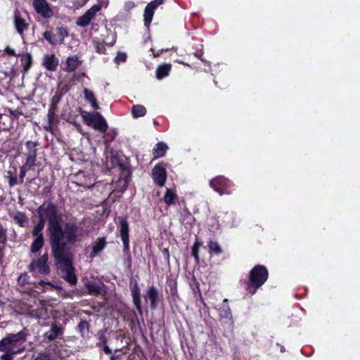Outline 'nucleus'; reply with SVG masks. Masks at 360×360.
Segmentation results:
<instances>
[{
    "label": "nucleus",
    "mask_w": 360,
    "mask_h": 360,
    "mask_svg": "<svg viewBox=\"0 0 360 360\" xmlns=\"http://www.w3.org/2000/svg\"><path fill=\"white\" fill-rule=\"evenodd\" d=\"M39 219L47 221V232L51 248L64 243H76L83 238V229L73 221L61 224L62 214L57 206L51 202H44L37 210Z\"/></svg>",
    "instance_id": "1"
},
{
    "label": "nucleus",
    "mask_w": 360,
    "mask_h": 360,
    "mask_svg": "<svg viewBox=\"0 0 360 360\" xmlns=\"http://www.w3.org/2000/svg\"><path fill=\"white\" fill-rule=\"evenodd\" d=\"M75 245V243H64L51 248L56 264L64 273L63 278L71 285H75L77 281L72 266L73 253L71 250Z\"/></svg>",
    "instance_id": "2"
},
{
    "label": "nucleus",
    "mask_w": 360,
    "mask_h": 360,
    "mask_svg": "<svg viewBox=\"0 0 360 360\" xmlns=\"http://www.w3.org/2000/svg\"><path fill=\"white\" fill-rule=\"evenodd\" d=\"M267 269L263 265L255 266L250 272L246 290L252 295L268 279Z\"/></svg>",
    "instance_id": "3"
},
{
    "label": "nucleus",
    "mask_w": 360,
    "mask_h": 360,
    "mask_svg": "<svg viewBox=\"0 0 360 360\" xmlns=\"http://www.w3.org/2000/svg\"><path fill=\"white\" fill-rule=\"evenodd\" d=\"M82 117L84 119V122L91 126L94 129L99 131L101 133H105L108 129V124L101 113L96 112H88L82 111Z\"/></svg>",
    "instance_id": "4"
},
{
    "label": "nucleus",
    "mask_w": 360,
    "mask_h": 360,
    "mask_svg": "<svg viewBox=\"0 0 360 360\" xmlns=\"http://www.w3.org/2000/svg\"><path fill=\"white\" fill-rule=\"evenodd\" d=\"M118 230L123 243V251L128 252L129 250V225L127 217H122L119 218Z\"/></svg>",
    "instance_id": "5"
},
{
    "label": "nucleus",
    "mask_w": 360,
    "mask_h": 360,
    "mask_svg": "<svg viewBox=\"0 0 360 360\" xmlns=\"http://www.w3.org/2000/svg\"><path fill=\"white\" fill-rule=\"evenodd\" d=\"M48 254L45 253L38 259L33 260L29 265L30 271H34L37 269L38 272L41 274H49L50 273V267L48 264Z\"/></svg>",
    "instance_id": "6"
},
{
    "label": "nucleus",
    "mask_w": 360,
    "mask_h": 360,
    "mask_svg": "<svg viewBox=\"0 0 360 360\" xmlns=\"http://www.w3.org/2000/svg\"><path fill=\"white\" fill-rule=\"evenodd\" d=\"M32 5L35 11L44 18L49 19L53 16V11L46 0H34Z\"/></svg>",
    "instance_id": "7"
},
{
    "label": "nucleus",
    "mask_w": 360,
    "mask_h": 360,
    "mask_svg": "<svg viewBox=\"0 0 360 360\" xmlns=\"http://www.w3.org/2000/svg\"><path fill=\"white\" fill-rule=\"evenodd\" d=\"M101 9V6L98 4L94 5L91 8L86 11L84 15L79 17L76 21V24L80 27H86L91 22V20L96 16L97 12Z\"/></svg>",
    "instance_id": "8"
},
{
    "label": "nucleus",
    "mask_w": 360,
    "mask_h": 360,
    "mask_svg": "<svg viewBox=\"0 0 360 360\" xmlns=\"http://www.w3.org/2000/svg\"><path fill=\"white\" fill-rule=\"evenodd\" d=\"M39 145L37 141H28L25 143V146L27 148L26 153V160L25 164L27 165L35 166L37 161V147Z\"/></svg>",
    "instance_id": "9"
},
{
    "label": "nucleus",
    "mask_w": 360,
    "mask_h": 360,
    "mask_svg": "<svg viewBox=\"0 0 360 360\" xmlns=\"http://www.w3.org/2000/svg\"><path fill=\"white\" fill-rule=\"evenodd\" d=\"M129 287L131 292L133 302L136 307V309L140 314H142V308L141 305V292L137 281L136 280L131 279L130 281Z\"/></svg>",
    "instance_id": "10"
},
{
    "label": "nucleus",
    "mask_w": 360,
    "mask_h": 360,
    "mask_svg": "<svg viewBox=\"0 0 360 360\" xmlns=\"http://www.w3.org/2000/svg\"><path fill=\"white\" fill-rule=\"evenodd\" d=\"M6 336L9 340L10 345L13 348L18 344H22L26 341L28 336L27 329L24 328L17 333H8Z\"/></svg>",
    "instance_id": "11"
},
{
    "label": "nucleus",
    "mask_w": 360,
    "mask_h": 360,
    "mask_svg": "<svg viewBox=\"0 0 360 360\" xmlns=\"http://www.w3.org/2000/svg\"><path fill=\"white\" fill-rule=\"evenodd\" d=\"M153 179L156 184L159 186H163L165 185L167 174L165 169L160 165H156L152 171Z\"/></svg>",
    "instance_id": "12"
},
{
    "label": "nucleus",
    "mask_w": 360,
    "mask_h": 360,
    "mask_svg": "<svg viewBox=\"0 0 360 360\" xmlns=\"http://www.w3.org/2000/svg\"><path fill=\"white\" fill-rule=\"evenodd\" d=\"M112 162H116L120 169H122V175L124 176L121 179H120V183L122 184V188L121 190L122 192L124 191L127 187L129 184V178L130 177V171L124 166L123 164L118 162L116 155H112Z\"/></svg>",
    "instance_id": "13"
},
{
    "label": "nucleus",
    "mask_w": 360,
    "mask_h": 360,
    "mask_svg": "<svg viewBox=\"0 0 360 360\" xmlns=\"http://www.w3.org/2000/svg\"><path fill=\"white\" fill-rule=\"evenodd\" d=\"M229 183L228 179L224 176H217L212 179L210 182V186L221 195L224 193V188L226 187Z\"/></svg>",
    "instance_id": "14"
},
{
    "label": "nucleus",
    "mask_w": 360,
    "mask_h": 360,
    "mask_svg": "<svg viewBox=\"0 0 360 360\" xmlns=\"http://www.w3.org/2000/svg\"><path fill=\"white\" fill-rule=\"evenodd\" d=\"M63 328L60 324L53 323L51 324L50 330L44 333V337L49 341H53L63 334Z\"/></svg>",
    "instance_id": "15"
},
{
    "label": "nucleus",
    "mask_w": 360,
    "mask_h": 360,
    "mask_svg": "<svg viewBox=\"0 0 360 360\" xmlns=\"http://www.w3.org/2000/svg\"><path fill=\"white\" fill-rule=\"evenodd\" d=\"M13 22L17 32L20 35H22L23 32L29 27V24L27 23L22 18H21L18 10L14 13Z\"/></svg>",
    "instance_id": "16"
},
{
    "label": "nucleus",
    "mask_w": 360,
    "mask_h": 360,
    "mask_svg": "<svg viewBox=\"0 0 360 360\" xmlns=\"http://www.w3.org/2000/svg\"><path fill=\"white\" fill-rule=\"evenodd\" d=\"M58 65V59L54 55H45L43 58V65L49 71H55Z\"/></svg>",
    "instance_id": "17"
},
{
    "label": "nucleus",
    "mask_w": 360,
    "mask_h": 360,
    "mask_svg": "<svg viewBox=\"0 0 360 360\" xmlns=\"http://www.w3.org/2000/svg\"><path fill=\"white\" fill-rule=\"evenodd\" d=\"M25 349V347L18 349L16 351L13 350V347L10 345L9 340L6 336L4 338L0 340V352H11V354H16L22 352Z\"/></svg>",
    "instance_id": "18"
},
{
    "label": "nucleus",
    "mask_w": 360,
    "mask_h": 360,
    "mask_svg": "<svg viewBox=\"0 0 360 360\" xmlns=\"http://www.w3.org/2000/svg\"><path fill=\"white\" fill-rule=\"evenodd\" d=\"M146 295L150 301L151 308L155 309L157 307V302L159 296L158 289L153 285L150 286L147 290Z\"/></svg>",
    "instance_id": "19"
},
{
    "label": "nucleus",
    "mask_w": 360,
    "mask_h": 360,
    "mask_svg": "<svg viewBox=\"0 0 360 360\" xmlns=\"http://www.w3.org/2000/svg\"><path fill=\"white\" fill-rule=\"evenodd\" d=\"M168 149V146L164 142H159L155 145L153 149V154L154 158L163 157Z\"/></svg>",
    "instance_id": "20"
},
{
    "label": "nucleus",
    "mask_w": 360,
    "mask_h": 360,
    "mask_svg": "<svg viewBox=\"0 0 360 360\" xmlns=\"http://www.w3.org/2000/svg\"><path fill=\"white\" fill-rule=\"evenodd\" d=\"M228 302V299L224 300L223 304L219 309V316L223 319H231L232 318V314Z\"/></svg>",
    "instance_id": "21"
},
{
    "label": "nucleus",
    "mask_w": 360,
    "mask_h": 360,
    "mask_svg": "<svg viewBox=\"0 0 360 360\" xmlns=\"http://www.w3.org/2000/svg\"><path fill=\"white\" fill-rule=\"evenodd\" d=\"M106 245L105 238L102 237L98 238L94 245L92 247V252L91 255L92 257H94L98 253L101 252Z\"/></svg>",
    "instance_id": "22"
},
{
    "label": "nucleus",
    "mask_w": 360,
    "mask_h": 360,
    "mask_svg": "<svg viewBox=\"0 0 360 360\" xmlns=\"http://www.w3.org/2000/svg\"><path fill=\"white\" fill-rule=\"evenodd\" d=\"M66 63V70L68 72H72L75 70L81 65V62L77 56L68 57L67 58Z\"/></svg>",
    "instance_id": "23"
},
{
    "label": "nucleus",
    "mask_w": 360,
    "mask_h": 360,
    "mask_svg": "<svg viewBox=\"0 0 360 360\" xmlns=\"http://www.w3.org/2000/svg\"><path fill=\"white\" fill-rule=\"evenodd\" d=\"M84 98L91 103V105L94 109L98 110L99 108L98 105L95 98L94 94L92 91H91L86 88H84Z\"/></svg>",
    "instance_id": "24"
},
{
    "label": "nucleus",
    "mask_w": 360,
    "mask_h": 360,
    "mask_svg": "<svg viewBox=\"0 0 360 360\" xmlns=\"http://www.w3.org/2000/svg\"><path fill=\"white\" fill-rule=\"evenodd\" d=\"M171 70V65L169 64H163L159 65L156 69V77L158 79L167 76Z\"/></svg>",
    "instance_id": "25"
},
{
    "label": "nucleus",
    "mask_w": 360,
    "mask_h": 360,
    "mask_svg": "<svg viewBox=\"0 0 360 360\" xmlns=\"http://www.w3.org/2000/svg\"><path fill=\"white\" fill-rule=\"evenodd\" d=\"M14 221L20 227H25L28 224V219L25 214L22 212H18L13 217Z\"/></svg>",
    "instance_id": "26"
},
{
    "label": "nucleus",
    "mask_w": 360,
    "mask_h": 360,
    "mask_svg": "<svg viewBox=\"0 0 360 360\" xmlns=\"http://www.w3.org/2000/svg\"><path fill=\"white\" fill-rule=\"evenodd\" d=\"M131 112L134 118L143 117L146 113V108L142 105H135L132 106Z\"/></svg>",
    "instance_id": "27"
},
{
    "label": "nucleus",
    "mask_w": 360,
    "mask_h": 360,
    "mask_svg": "<svg viewBox=\"0 0 360 360\" xmlns=\"http://www.w3.org/2000/svg\"><path fill=\"white\" fill-rule=\"evenodd\" d=\"M34 240L31 245L30 250L32 252L35 253L39 251L44 244V237H34Z\"/></svg>",
    "instance_id": "28"
},
{
    "label": "nucleus",
    "mask_w": 360,
    "mask_h": 360,
    "mask_svg": "<svg viewBox=\"0 0 360 360\" xmlns=\"http://www.w3.org/2000/svg\"><path fill=\"white\" fill-rule=\"evenodd\" d=\"M176 195L175 193L169 188H167L164 197V201L167 205H174L176 202Z\"/></svg>",
    "instance_id": "29"
},
{
    "label": "nucleus",
    "mask_w": 360,
    "mask_h": 360,
    "mask_svg": "<svg viewBox=\"0 0 360 360\" xmlns=\"http://www.w3.org/2000/svg\"><path fill=\"white\" fill-rule=\"evenodd\" d=\"M56 33L54 35H56V41L58 42V44H63L65 38L68 34L67 30L63 27H56Z\"/></svg>",
    "instance_id": "30"
},
{
    "label": "nucleus",
    "mask_w": 360,
    "mask_h": 360,
    "mask_svg": "<svg viewBox=\"0 0 360 360\" xmlns=\"http://www.w3.org/2000/svg\"><path fill=\"white\" fill-rule=\"evenodd\" d=\"M45 223L41 219H39V222L34 226L32 231L33 237H44L42 230L44 228Z\"/></svg>",
    "instance_id": "31"
},
{
    "label": "nucleus",
    "mask_w": 360,
    "mask_h": 360,
    "mask_svg": "<svg viewBox=\"0 0 360 360\" xmlns=\"http://www.w3.org/2000/svg\"><path fill=\"white\" fill-rule=\"evenodd\" d=\"M154 14V10L152 9L148 5L146 6L144 10V23L145 25L148 26L152 21Z\"/></svg>",
    "instance_id": "32"
},
{
    "label": "nucleus",
    "mask_w": 360,
    "mask_h": 360,
    "mask_svg": "<svg viewBox=\"0 0 360 360\" xmlns=\"http://www.w3.org/2000/svg\"><path fill=\"white\" fill-rule=\"evenodd\" d=\"M86 287L90 293L101 294L102 288L99 284L96 282H88Z\"/></svg>",
    "instance_id": "33"
},
{
    "label": "nucleus",
    "mask_w": 360,
    "mask_h": 360,
    "mask_svg": "<svg viewBox=\"0 0 360 360\" xmlns=\"http://www.w3.org/2000/svg\"><path fill=\"white\" fill-rule=\"evenodd\" d=\"M22 60L24 62L23 70L26 72L30 70L32 64V55L29 53H27L22 56Z\"/></svg>",
    "instance_id": "34"
},
{
    "label": "nucleus",
    "mask_w": 360,
    "mask_h": 360,
    "mask_svg": "<svg viewBox=\"0 0 360 360\" xmlns=\"http://www.w3.org/2000/svg\"><path fill=\"white\" fill-rule=\"evenodd\" d=\"M209 251L210 253H214L216 255H219L222 252V248L220 245L216 241H210L209 243Z\"/></svg>",
    "instance_id": "35"
},
{
    "label": "nucleus",
    "mask_w": 360,
    "mask_h": 360,
    "mask_svg": "<svg viewBox=\"0 0 360 360\" xmlns=\"http://www.w3.org/2000/svg\"><path fill=\"white\" fill-rule=\"evenodd\" d=\"M33 166L32 165H27V164L24 163L22 167L20 168V174H19V183L22 184L24 181V178L26 175V172L32 169Z\"/></svg>",
    "instance_id": "36"
},
{
    "label": "nucleus",
    "mask_w": 360,
    "mask_h": 360,
    "mask_svg": "<svg viewBox=\"0 0 360 360\" xmlns=\"http://www.w3.org/2000/svg\"><path fill=\"white\" fill-rule=\"evenodd\" d=\"M55 34H52L49 31H45L44 32V37L45 39L51 45H56L58 44V42L56 41V35H54Z\"/></svg>",
    "instance_id": "37"
},
{
    "label": "nucleus",
    "mask_w": 360,
    "mask_h": 360,
    "mask_svg": "<svg viewBox=\"0 0 360 360\" xmlns=\"http://www.w3.org/2000/svg\"><path fill=\"white\" fill-rule=\"evenodd\" d=\"M70 89L68 84L64 81L59 82L56 91L59 92L62 95L66 94Z\"/></svg>",
    "instance_id": "38"
},
{
    "label": "nucleus",
    "mask_w": 360,
    "mask_h": 360,
    "mask_svg": "<svg viewBox=\"0 0 360 360\" xmlns=\"http://www.w3.org/2000/svg\"><path fill=\"white\" fill-rule=\"evenodd\" d=\"M200 245V243L198 240H196L192 248L191 254L195 257V259L197 262L199 261L198 250H199Z\"/></svg>",
    "instance_id": "39"
},
{
    "label": "nucleus",
    "mask_w": 360,
    "mask_h": 360,
    "mask_svg": "<svg viewBox=\"0 0 360 360\" xmlns=\"http://www.w3.org/2000/svg\"><path fill=\"white\" fill-rule=\"evenodd\" d=\"M63 96V95L56 91L55 94L51 99V108H54V106L56 105L60 101Z\"/></svg>",
    "instance_id": "40"
},
{
    "label": "nucleus",
    "mask_w": 360,
    "mask_h": 360,
    "mask_svg": "<svg viewBox=\"0 0 360 360\" xmlns=\"http://www.w3.org/2000/svg\"><path fill=\"white\" fill-rule=\"evenodd\" d=\"M34 360H52V356L49 353L41 352Z\"/></svg>",
    "instance_id": "41"
},
{
    "label": "nucleus",
    "mask_w": 360,
    "mask_h": 360,
    "mask_svg": "<svg viewBox=\"0 0 360 360\" xmlns=\"http://www.w3.org/2000/svg\"><path fill=\"white\" fill-rule=\"evenodd\" d=\"M77 328L80 332H83L84 330L89 329V323L86 321H82L77 325Z\"/></svg>",
    "instance_id": "42"
},
{
    "label": "nucleus",
    "mask_w": 360,
    "mask_h": 360,
    "mask_svg": "<svg viewBox=\"0 0 360 360\" xmlns=\"http://www.w3.org/2000/svg\"><path fill=\"white\" fill-rule=\"evenodd\" d=\"M8 184H9V186L10 187H13L14 186H15L16 184H18L19 182L18 181V179L17 177L15 176H8Z\"/></svg>",
    "instance_id": "43"
},
{
    "label": "nucleus",
    "mask_w": 360,
    "mask_h": 360,
    "mask_svg": "<svg viewBox=\"0 0 360 360\" xmlns=\"http://www.w3.org/2000/svg\"><path fill=\"white\" fill-rule=\"evenodd\" d=\"M163 3L162 0H153V1L150 2L148 6H150L152 9H155L158 6L161 5Z\"/></svg>",
    "instance_id": "44"
},
{
    "label": "nucleus",
    "mask_w": 360,
    "mask_h": 360,
    "mask_svg": "<svg viewBox=\"0 0 360 360\" xmlns=\"http://www.w3.org/2000/svg\"><path fill=\"white\" fill-rule=\"evenodd\" d=\"M127 58V55L124 53H118L115 57L116 62H124Z\"/></svg>",
    "instance_id": "45"
},
{
    "label": "nucleus",
    "mask_w": 360,
    "mask_h": 360,
    "mask_svg": "<svg viewBox=\"0 0 360 360\" xmlns=\"http://www.w3.org/2000/svg\"><path fill=\"white\" fill-rule=\"evenodd\" d=\"M26 277H27L26 274H22L18 277V282L20 285L23 286L27 283Z\"/></svg>",
    "instance_id": "46"
},
{
    "label": "nucleus",
    "mask_w": 360,
    "mask_h": 360,
    "mask_svg": "<svg viewBox=\"0 0 360 360\" xmlns=\"http://www.w3.org/2000/svg\"><path fill=\"white\" fill-rule=\"evenodd\" d=\"M5 51L6 52L7 54H8L9 56H19L20 54H16L15 53V51L10 48L9 46H7L6 49H5Z\"/></svg>",
    "instance_id": "47"
},
{
    "label": "nucleus",
    "mask_w": 360,
    "mask_h": 360,
    "mask_svg": "<svg viewBox=\"0 0 360 360\" xmlns=\"http://www.w3.org/2000/svg\"><path fill=\"white\" fill-rule=\"evenodd\" d=\"M39 284L40 285H47L51 286V287L54 288H57V286H56V285H54L53 283H52L51 282H49V281H44V280H41V281L39 282Z\"/></svg>",
    "instance_id": "48"
},
{
    "label": "nucleus",
    "mask_w": 360,
    "mask_h": 360,
    "mask_svg": "<svg viewBox=\"0 0 360 360\" xmlns=\"http://www.w3.org/2000/svg\"><path fill=\"white\" fill-rule=\"evenodd\" d=\"M99 339L101 340V342L99 343V345H105L106 344V342H107V339L104 335L103 333H101L100 335H99Z\"/></svg>",
    "instance_id": "49"
},
{
    "label": "nucleus",
    "mask_w": 360,
    "mask_h": 360,
    "mask_svg": "<svg viewBox=\"0 0 360 360\" xmlns=\"http://www.w3.org/2000/svg\"><path fill=\"white\" fill-rule=\"evenodd\" d=\"M11 353L9 354H4L0 356L1 360H13Z\"/></svg>",
    "instance_id": "50"
},
{
    "label": "nucleus",
    "mask_w": 360,
    "mask_h": 360,
    "mask_svg": "<svg viewBox=\"0 0 360 360\" xmlns=\"http://www.w3.org/2000/svg\"><path fill=\"white\" fill-rule=\"evenodd\" d=\"M162 254L164 255V257L165 258V259L169 262V250L167 248H164L162 250Z\"/></svg>",
    "instance_id": "51"
},
{
    "label": "nucleus",
    "mask_w": 360,
    "mask_h": 360,
    "mask_svg": "<svg viewBox=\"0 0 360 360\" xmlns=\"http://www.w3.org/2000/svg\"><path fill=\"white\" fill-rule=\"evenodd\" d=\"M104 347H103V352L107 354H110L112 353V351L111 349H110V347L105 345H103Z\"/></svg>",
    "instance_id": "52"
},
{
    "label": "nucleus",
    "mask_w": 360,
    "mask_h": 360,
    "mask_svg": "<svg viewBox=\"0 0 360 360\" xmlns=\"http://www.w3.org/2000/svg\"><path fill=\"white\" fill-rule=\"evenodd\" d=\"M167 51V49H165V50L162 49V50L158 51L156 53H153V55L155 57H157V56H159L160 55V53H162L163 51Z\"/></svg>",
    "instance_id": "53"
},
{
    "label": "nucleus",
    "mask_w": 360,
    "mask_h": 360,
    "mask_svg": "<svg viewBox=\"0 0 360 360\" xmlns=\"http://www.w3.org/2000/svg\"><path fill=\"white\" fill-rule=\"evenodd\" d=\"M11 113H12V114H13L15 117H18V115H20V113L18 111H17V110L13 111V112H12Z\"/></svg>",
    "instance_id": "54"
},
{
    "label": "nucleus",
    "mask_w": 360,
    "mask_h": 360,
    "mask_svg": "<svg viewBox=\"0 0 360 360\" xmlns=\"http://www.w3.org/2000/svg\"><path fill=\"white\" fill-rule=\"evenodd\" d=\"M127 5L129 6V7H134V4L131 1H129L127 4Z\"/></svg>",
    "instance_id": "55"
},
{
    "label": "nucleus",
    "mask_w": 360,
    "mask_h": 360,
    "mask_svg": "<svg viewBox=\"0 0 360 360\" xmlns=\"http://www.w3.org/2000/svg\"><path fill=\"white\" fill-rule=\"evenodd\" d=\"M117 359V357L114 355H112L111 357H110V360H115Z\"/></svg>",
    "instance_id": "56"
},
{
    "label": "nucleus",
    "mask_w": 360,
    "mask_h": 360,
    "mask_svg": "<svg viewBox=\"0 0 360 360\" xmlns=\"http://www.w3.org/2000/svg\"><path fill=\"white\" fill-rule=\"evenodd\" d=\"M281 351L282 352H284V351H285L284 347H281Z\"/></svg>",
    "instance_id": "57"
},
{
    "label": "nucleus",
    "mask_w": 360,
    "mask_h": 360,
    "mask_svg": "<svg viewBox=\"0 0 360 360\" xmlns=\"http://www.w3.org/2000/svg\"><path fill=\"white\" fill-rule=\"evenodd\" d=\"M49 117H51V112H49Z\"/></svg>",
    "instance_id": "58"
}]
</instances>
